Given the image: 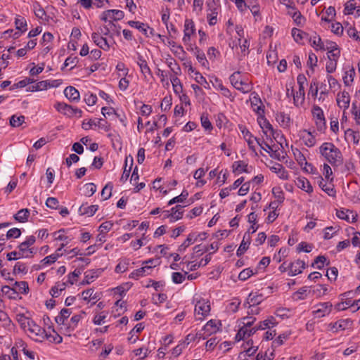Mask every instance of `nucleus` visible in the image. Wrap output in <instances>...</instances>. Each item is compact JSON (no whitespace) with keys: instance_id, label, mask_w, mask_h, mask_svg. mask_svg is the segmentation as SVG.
Returning a JSON list of instances; mask_svg holds the SVG:
<instances>
[{"instance_id":"603ef678","label":"nucleus","mask_w":360,"mask_h":360,"mask_svg":"<svg viewBox=\"0 0 360 360\" xmlns=\"http://www.w3.org/2000/svg\"><path fill=\"white\" fill-rule=\"evenodd\" d=\"M294 155L300 165L302 166L303 165H307L306 158L298 149H296L294 151Z\"/></svg>"},{"instance_id":"0e129e2a","label":"nucleus","mask_w":360,"mask_h":360,"mask_svg":"<svg viewBox=\"0 0 360 360\" xmlns=\"http://www.w3.org/2000/svg\"><path fill=\"white\" fill-rule=\"evenodd\" d=\"M171 82L172 84L174 91L176 93H179V92L181 91L182 86L180 83V80L179 79V78L177 77H172L171 78Z\"/></svg>"},{"instance_id":"a18cd8bd","label":"nucleus","mask_w":360,"mask_h":360,"mask_svg":"<svg viewBox=\"0 0 360 360\" xmlns=\"http://www.w3.org/2000/svg\"><path fill=\"white\" fill-rule=\"evenodd\" d=\"M0 322H2V326L4 328L10 329V328L13 326L11 321L8 315L1 310H0Z\"/></svg>"},{"instance_id":"ddd939ff","label":"nucleus","mask_w":360,"mask_h":360,"mask_svg":"<svg viewBox=\"0 0 360 360\" xmlns=\"http://www.w3.org/2000/svg\"><path fill=\"white\" fill-rule=\"evenodd\" d=\"M65 247V243H61L60 245V248L57 249L56 252L54 254H52L49 256L46 257L44 258L41 262L43 265H49L53 263H54L56 259L61 255H63V252H61L62 248Z\"/></svg>"},{"instance_id":"0eeeda50","label":"nucleus","mask_w":360,"mask_h":360,"mask_svg":"<svg viewBox=\"0 0 360 360\" xmlns=\"http://www.w3.org/2000/svg\"><path fill=\"white\" fill-rule=\"evenodd\" d=\"M124 17V13L120 10H108L101 15V20L105 22L108 20L117 21Z\"/></svg>"},{"instance_id":"7c9ffc66","label":"nucleus","mask_w":360,"mask_h":360,"mask_svg":"<svg viewBox=\"0 0 360 360\" xmlns=\"http://www.w3.org/2000/svg\"><path fill=\"white\" fill-rule=\"evenodd\" d=\"M198 240V236L196 233H190L186 240L179 247L178 251H184L189 245L193 244L195 241Z\"/></svg>"},{"instance_id":"680f3d73","label":"nucleus","mask_w":360,"mask_h":360,"mask_svg":"<svg viewBox=\"0 0 360 360\" xmlns=\"http://www.w3.org/2000/svg\"><path fill=\"white\" fill-rule=\"evenodd\" d=\"M167 297L166 294L160 293L157 295H153L152 297L153 302L155 304H160L164 302L167 300Z\"/></svg>"},{"instance_id":"39448f33","label":"nucleus","mask_w":360,"mask_h":360,"mask_svg":"<svg viewBox=\"0 0 360 360\" xmlns=\"http://www.w3.org/2000/svg\"><path fill=\"white\" fill-rule=\"evenodd\" d=\"M210 311V304L208 300H198L195 305V314L198 320H202L209 315Z\"/></svg>"},{"instance_id":"1a4fd4ad","label":"nucleus","mask_w":360,"mask_h":360,"mask_svg":"<svg viewBox=\"0 0 360 360\" xmlns=\"http://www.w3.org/2000/svg\"><path fill=\"white\" fill-rule=\"evenodd\" d=\"M352 326V321L350 319H340L333 323L330 324V330L333 332H338L349 329Z\"/></svg>"},{"instance_id":"6e6552de","label":"nucleus","mask_w":360,"mask_h":360,"mask_svg":"<svg viewBox=\"0 0 360 360\" xmlns=\"http://www.w3.org/2000/svg\"><path fill=\"white\" fill-rule=\"evenodd\" d=\"M316 307V309L313 311L315 317L321 318L330 313L332 304L330 302L320 303Z\"/></svg>"},{"instance_id":"72a5a7b5","label":"nucleus","mask_w":360,"mask_h":360,"mask_svg":"<svg viewBox=\"0 0 360 360\" xmlns=\"http://www.w3.org/2000/svg\"><path fill=\"white\" fill-rule=\"evenodd\" d=\"M245 138L247 140V142H248V146H249L250 149H251L252 150L255 151V141L257 143L258 145H259L261 146V148L263 150H267L266 149L264 148V147L262 146V143H260L259 140H257V138L253 137L250 134V132L248 131H246V133L245 134Z\"/></svg>"},{"instance_id":"6e6d98bb","label":"nucleus","mask_w":360,"mask_h":360,"mask_svg":"<svg viewBox=\"0 0 360 360\" xmlns=\"http://www.w3.org/2000/svg\"><path fill=\"white\" fill-rule=\"evenodd\" d=\"M129 262L128 260H122L115 267V271L117 273H123L128 269Z\"/></svg>"},{"instance_id":"37998d69","label":"nucleus","mask_w":360,"mask_h":360,"mask_svg":"<svg viewBox=\"0 0 360 360\" xmlns=\"http://www.w3.org/2000/svg\"><path fill=\"white\" fill-rule=\"evenodd\" d=\"M339 231L338 226H328L323 230V238L328 240L333 238V236Z\"/></svg>"},{"instance_id":"ea45409f","label":"nucleus","mask_w":360,"mask_h":360,"mask_svg":"<svg viewBox=\"0 0 360 360\" xmlns=\"http://www.w3.org/2000/svg\"><path fill=\"white\" fill-rule=\"evenodd\" d=\"M21 235V231L20 229L18 228H13L7 231V233L6 235V238L2 236L0 238V241L5 240V239H9V238H18Z\"/></svg>"},{"instance_id":"f257e3e1","label":"nucleus","mask_w":360,"mask_h":360,"mask_svg":"<svg viewBox=\"0 0 360 360\" xmlns=\"http://www.w3.org/2000/svg\"><path fill=\"white\" fill-rule=\"evenodd\" d=\"M321 155L333 167H339L343 163L340 150L331 142H325L319 147Z\"/></svg>"},{"instance_id":"f3484780","label":"nucleus","mask_w":360,"mask_h":360,"mask_svg":"<svg viewBox=\"0 0 360 360\" xmlns=\"http://www.w3.org/2000/svg\"><path fill=\"white\" fill-rule=\"evenodd\" d=\"M218 324L221 326L219 321L216 320H210L206 325L203 327V330L207 335L215 333L219 330Z\"/></svg>"},{"instance_id":"864d4df0","label":"nucleus","mask_w":360,"mask_h":360,"mask_svg":"<svg viewBox=\"0 0 360 360\" xmlns=\"http://www.w3.org/2000/svg\"><path fill=\"white\" fill-rule=\"evenodd\" d=\"M196 58L200 63L204 67H206L208 65V61L206 59L205 55L203 51L197 49L195 51Z\"/></svg>"},{"instance_id":"c9c22d12","label":"nucleus","mask_w":360,"mask_h":360,"mask_svg":"<svg viewBox=\"0 0 360 360\" xmlns=\"http://www.w3.org/2000/svg\"><path fill=\"white\" fill-rule=\"evenodd\" d=\"M289 14L292 15V18L297 25L302 26L304 25L305 18L300 11L295 9L293 11H289Z\"/></svg>"},{"instance_id":"412c9836","label":"nucleus","mask_w":360,"mask_h":360,"mask_svg":"<svg viewBox=\"0 0 360 360\" xmlns=\"http://www.w3.org/2000/svg\"><path fill=\"white\" fill-rule=\"evenodd\" d=\"M234 88L240 91L243 94H245L251 91L252 86L248 79L243 78L242 80H240L236 86H234Z\"/></svg>"},{"instance_id":"473e14b6","label":"nucleus","mask_w":360,"mask_h":360,"mask_svg":"<svg viewBox=\"0 0 360 360\" xmlns=\"http://www.w3.org/2000/svg\"><path fill=\"white\" fill-rule=\"evenodd\" d=\"M273 194L274 197L277 199V202H273L270 204V206L273 209L277 208L278 204H281L283 202L284 196L283 193L280 190V188H273Z\"/></svg>"},{"instance_id":"cd10ccee","label":"nucleus","mask_w":360,"mask_h":360,"mask_svg":"<svg viewBox=\"0 0 360 360\" xmlns=\"http://www.w3.org/2000/svg\"><path fill=\"white\" fill-rule=\"evenodd\" d=\"M184 206L180 205H176L171 209V219L172 222L181 219L183 217Z\"/></svg>"},{"instance_id":"5fc2aeb1","label":"nucleus","mask_w":360,"mask_h":360,"mask_svg":"<svg viewBox=\"0 0 360 360\" xmlns=\"http://www.w3.org/2000/svg\"><path fill=\"white\" fill-rule=\"evenodd\" d=\"M274 320V319L273 317H271V319H266V320H264V321L260 322L259 326H257V328H255V330H264L267 328H270V325H272V326L274 325V323L273 322Z\"/></svg>"},{"instance_id":"393cba45","label":"nucleus","mask_w":360,"mask_h":360,"mask_svg":"<svg viewBox=\"0 0 360 360\" xmlns=\"http://www.w3.org/2000/svg\"><path fill=\"white\" fill-rule=\"evenodd\" d=\"M319 186L321 189L326 192L328 195L335 197V191L334 189V186L331 183H328L325 181L322 178L319 181Z\"/></svg>"},{"instance_id":"4c0bfd02","label":"nucleus","mask_w":360,"mask_h":360,"mask_svg":"<svg viewBox=\"0 0 360 360\" xmlns=\"http://www.w3.org/2000/svg\"><path fill=\"white\" fill-rule=\"evenodd\" d=\"M25 117L23 115H13L10 118V125L13 127H18L25 122Z\"/></svg>"},{"instance_id":"2eb2a0df","label":"nucleus","mask_w":360,"mask_h":360,"mask_svg":"<svg viewBox=\"0 0 360 360\" xmlns=\"http://www.w3.org/2000/svg\"><path fill=\"white\" fill-rule=\"evenodd\" d=\"M15 24L16 29L20 31V32H15L12 35L13 38L17 39L20 37V33L26 31L27 22L24 18L20 17L15 19Z\"/></svg>"},{"instance_id":"9d476101","label":"nucleus","mask_w":360,"mask_h":360,"mask_svg":"<svg viewBox=\"0 0 360 360\" xmlns=\"http://www.w3.org/2000/svg\"><path fill=\"white\" fill-rule=\"evenodd\" d=\"M195 25L192 20L186 19L184 23V36L183 41L185 43H188L191 40V36L195 32Z\"/></svg>"},{"instance_id":"7ed1b4c3","label":"nucleus","mask_w":360,"mask_h":360,"mask_svg":"<svg viewBox=\"0 0 360 360\" xmlns=\"http://www.w3.org/2000/svg\"><path fill=\"white\" fill-rule=\"evenodd\" d=\"M297 81L299 85L298 91L294 93L293 90H292V94L293 96L294 105L297 107H300L304 102V84L307 82V79L304 75H299Z\"/></svg>"},{"instance_id":"3c124183","label":"nucleus","mask_w":360,"mask_h":360,"mask_svg":"<svg viewBox=\"0 0 360 360\" xmlns=\"http://www.w3.org/2000/svg\"><path fill=\"white\" fill-rule=\"evenodd\" d=\"M53 237L56 240H59V241H66V239L68 238V236H66V231L65 229H60L58 231H56L53 233ZM66 243L67 242L65 243V245H66ZM62 243H64V242H63Z\"/></svg>"},{"instance_id":"a878e982","label":"nucleus","mask_w":360,"mask_h":360,"mask_svg":"<svg viewBox=\"0 0 360 360\" xmlns=\"http://www.w3.org/2000/svg\"><path fill=\"white\" fill-rule=\"evenodd\" d=\"M271 170L278 174V177L282 179H288V174L284 167L278 163H276L271 167Z\"/></svg>"},{"instance_id":"a19ab883","label":"nucleus","mask_w":360,"mask_h":360,"mask_svg":"<svg viewBox=\"0 0 360 360\" xmlns=\"http://www.w3.org/2000/svg\"><path fill=\"white\" fill-rule=\"evenodd\" d=\"M355 76V71L354 68L345 72V76L343 77V81L345 86H350L354 81Z\"/></svg>"},{"instance_id":"69168bd1","label":"nucleus","mask_w":360,"mask_h":360,"mask_svg":"<svg viewBox=\"0 0 360 360\" xmlns=\"http://www.w3.org/2000/svg\"><path fill=\"white\" fill-rule=\"evenodd\" d=\"M98 277V271H91L86 273L85 282L90 283L94 281L95 278Z\"/></svg>"},{"instance_id":"f03ea898","label":"nucleus","mask_w":360,"mask_h":360,"mask_svg":"<svg viewBox=\"0 0 360 360\" xmlns=\"http://www.w3.org/2000/svg\"><path fill=\"white\" fill-rule=\"evenodd\" d=\"M21 325L24 328H27L31 334L34 335L37 337L41 338L46 337L49 341H53L55 343H60L62 342L63 338L61 336L58 334H56L55 335H48L44 329L30 319L24 317L23 322L21 323Z\"/></svg>"},{"instance_id":"4be33fe9","label":"nucleus","mask_w":360,"mask_h":360,"mask_svg":"<svg viewBox=\"0 0 360 360\" xmlns=\"http://www.w3.org/2000/svg\"><path fill=\"white\" fill-rule=\"evenodd\" d=\"M67 287L66 282H57L50 290V294L53 297H58Z\"/></svg>"},{"instance_id":"2f4dec72","label":"nucleus","mask_w":360,"mask_h":360,"mask_svg":"<svg viewBox=\"0 0 360 360\" xmlns=\"http://www.w3.org/2000/svg\"><path fill=\"white\" fill-rule=\"evenodd\" d=\"M150 270H151V266L143 265V266L141 268L135 270L134 271H133L131 274L130 277L133 278H137L139 277L143 276L146 274H150L149 271H150Z\"/></svg>"},{"instance_id":"dca6fc26","label":"nucleus","mask_w":360,"mask_h":360,"mask_svg":"<svg viewBox=\"0 0 360 360\" xmlns=\"http://www.w3.org/2000/svg\"><path fill=\"white\" fill-rule=\"evenodd\" d=\"M295 184L299 188L310 193L313 191L312 186L311 185L309 180L304 177H299L295 181Z\"/></svg>"},{"instance_id":"b1692460","label":"nucleus","mask_w":360,"mask_h":360,"mask_svg":"<svg viewBox=\"0 0 360 360\" xmlns=\"http://www.w3.org/2000/svg\"><path fill=\"white\" fill-rule=\"evenodd\" d=\"M68 319V309L63 308L60 310L59 314L56 316L55 321L59 326H64L65 330L68 329L66 326V321Z\"/></svg>"},{"instance_id":"bf43d9fd","label":"nucleus","mask_w":360,"mask_h":360,"mask_svg":"<svg viewBox=\"0 0 360 360\" xmlns=\"http://www.w3.org/2000/svg\"><path fill=\"white\" fill-rule=\"evenodd\" d=\"M289 335V333H283L279 335L278 337L273 342V346L276 347L282 345L284 341L288 338Z\"/></svg>"},{"instance_id":"6ab92c4d","label":"nucleus","mask_w":360,"mask_h":360,"mask_svg":"<svg viewBox=\"0 0 360 360\" xmlns=\"http://www.w3.org/2000/svg\"><path fill=\"white\" fill-rule=\"evenodd\" d=\"M350 102V97L347 92H342L341 94L338 95L337 103L338 105L343 109L349 108Z\"/></svg>"},{"instance_id":"c03bdc74","label":"nucleus","mask_w":360,"mask_h":360,"mask_svg":"<svg viewBox=\"0 0 360 360\" xmlns=\"http://www.w3.org/2000/svg\"><path fill=\"white\" fill-rule=\"evenodd\" d=\"M105 23V29L106 30V32H110L111 34H120V27H117L113 21L108 20Z\"/></svg>"},{"instance_id":"4468645a","label":"nucleus","mask_w":360,"mask_h":360,"mask_svg":"<svg viewBox=\"0 0 360 360\" xmlns=\"http://www.w3.org/2000/svg\"><path fill=\"white\" fill-rule=\"evenodd\" d=\"M129 25L131 27H134L137 28L139 30L142 32L146 37L153 35V30L150 28L147 25L144 23L139 22L138 21H129Z\"/></svg>"},{"instance_id":"09e8293b","label":"nucleus","mask_w":360,"mask_h":360,"mask_svg":"<svg viewBox=\"0 0 360 360\" xmlns=\"http://www.w3.org/2000/svg\"><path fill=\"white\" fill-rule=\"evenodd\" d=\"M187 274L188 272L186 271L184 273V274L180 272H174L172 275V281L176 284L181 283L185 280V276Z\"/></svg>"},{"instance_id":"8fccbe9b","label":"nucleus","mask_w":360,"mask_h":360,"mask_svg":"<svg viewBox=\"0 0 360 360\" xmlns=\"http://www.w3.org/2000/svg\"><path fill=\"white\" fill-rule=\"evenodd\" d=\"M34 81L32 79L26 77L25 79L19 81L18 82L13 84V86L10 89L11 90L14 89L15 88H23L27 85L33 83Z\"/></svg>"},{"instance_id":"e433bc0d","label":"nucleus","mask_w":360,"mask_h":360,"mask_svg":"<svg viewBox=\"0 0 360 360\" xmlns=\"http://www.w3.org/2000/svg\"><path fill=\"white\" fill-rule=\"evenodd\" d=\"M28 271V266L27 265L22 262H18L15 263L14 267H13V274H26Z\"/></svg>"},{"instance_id":"774afa93","label":"nucleus","mask_w":360,"mask_h":360,"mask_svg":"<svg viewBox=\"0 0 360 360\" xmlns=\"http://www.w3.org/2000/svg\"><path fill=\"white\" fill-rule=\"evenodd\" d=\"M331 31L337 35H341L343 32V27L340 22L333 23L331 25Z\"/></svg>"},{"instance_id":"13d9d810","label":"nucleus","mask_w":360,"mask_h":360,"mask_svg":"<svg viewBox=\"0 0 360 360\" xmlns=\"http://www.w3.org/2000/svg\"><path fill=\"white\" fill-rule=\"evenodd\" d=\"M259 124L260 127L264 130L268 129V130L271 131L272 133V135L274 136V131L273 129L272 125L269 123V122L266 119L262 117L259 120Z\"/></svg>"},{"instance_id":"c85d7f7f","label":"nucleus","mask_w":360,"mask_h":360,"mask_svg":"<svg viewBox=\"0 0 360 360\" xmlns=\"http://www.w3.org/2000/svg\"><path fill=\"white\" fill-rule=\"evenodd\" d=\"M30 216V210L27 208L20 210L15 214H14L13 218L15 221L24 223L28 220V217Z\"/></svg>"},{"instance_id":"bb28decb","label":"nucleus","mask_w":360,"mask_h":360,"mask_svg":"<svg viewBox=\"0 0 360 360\" xmlns=\"http://www.w3.org/2000/svg\"><path fill=\"white\" fill-rule=\"evenodd\" d=\"M91 38L94 42L100 48L104 50L109 49V45L105 38L101 37L97 33H93Z\"/></svg>"},{"instance_id":"052dcab7","label":"nucleus","mask_w":360,"mask_h":360,"mask_svg":"<svg viewBox=\"0 0 360 360\" xmlns=\"http://www.w3.org/2000/svg\"><path fill=\"white\" fill-rule=\"evenodd\" d=\"M255 273L253 272V271L250 269V268H247V269H243L238 275V278L240 280V281H245L247 280L248 278H249L252 275H253Z\"/></svg>"},{"instance_id":"58836bf2","label":"nucleus","mask_w":360,"mask_h":360,"mask_svg":"<svg viewBox=\"0 0 360 360\" xmlns=\"http://www.w3.org/2000/svg\"><path fill=\"white\" fill-rule=\"evenodd\" d=\"M233 171L234 172H248V164L244 161H236L233 164Z\"/></svg>"},{"instance_id":"20e7f679","label":"nucleus","mask_w":360,"mask_h":360,"mask_svg":"<svg viewBox=\"0 0 360 360\" xmlns=\"http://www.w3.org/2000/svg\"><path fill=\"white\" fill-rule=\"evenodd\" d=\"M311 113L318 131L323 132L326 128V119L322 109L318 105H313Z\"/></svg>"},{"instance_id":"de8ad7c7","label":"nucleus","mask_w":360,"mask_h":360,"mask_svg":"<svg viewBox=\"0 0 360 360\" xmlns=\"http://www.w3.org/2000/svg\"><path fill=\"white\" fill-rule=\"evenodd\" d=\"M112 190V184L111 183L107 184L101 191V197L103 200H106L111 196Z\"/></svg>"},{"instance_id":"e2e57ef3","label":"nucleus","mask_w":360,"mask_h":360,"mask_svg":"<svg viewBox=\"0 0 360 360\" xmlns=\"http://www.w3.org/2000/svg\"><path fill=\"white\" fill-rule=\"evenodd\" d=\"M304 34H306L299 29L293 28L292 30V36L297 42H300L302 41Z\"/></svg>"},{"instance_id":"5701e85b","label":"nucleus","mask_w":360,"mask_h":360,"mask_svg":"<svg viewBox=\"0 0 360 360\" xmlns=\"http://www.w3.org/2000/svg\"><path fill=\"white\" fill-rule=\"evenodd\" d=\"M12 286L18 294L27 295L29 293V285L26 281H15Z\"/></svg>"},{"instance_id":"4d7b16f0","label":"nucleus","mask_w":360,"mask_h":360,"mask_svg":"<svg viewBox=\"0 0 360 360\" xmlns=\"http://www.w3.org/2000/svg\"><path fill=\"white\" fill-rule=\"evenodd\" d=\"M336 49H339L336 43L328 40L325 41L324 45L321 46V50H327L328 52Z\"/></svg>"},{"instance_id":"aec40b11","label":"nucleus","mask_w":360,"mask_h":360,"mask_svg":"<svg viewBox=\"0 0 360 360\" xmlns=\"http://www.w3.org/2000/svg\"><path fill=\"white\" fill-rule=\"evenodd\" d=\"M18 252L22 258H30L36 252L33 248H28L23 243L18 246Z\"/></svg>"},{"instance_id":"49530a36","label":"nucleus","mask_w":360,"mask_h":360,"mask_svg":"<svg viewBox=\"0 0 360 360\" xmlns=\"http://www.w3.org/2000/svg\"><path fill=\"white\" fill-rule=\"evenodd\" d=\"M97 210H98L97 205H91L87 207L82 206L79 207V212L82 214H86L89 216L94 215L96 213V212L97 211Z\"/></svg>"},{"instance_id":"79ce46f5","label":"nucleus","mask_w":360,"mask_h":360,"mask_svg":"<svg viewBox=\"0 0 360 360\" xmlns=\"http://www.w3.org/2000/svg\"><path fill=\"white\" fill-rule=\"evenodd\" d=\"M1 292L7 295L9 299H15L18 296V293L13 286L4 285L1 288Z\"/></svg>"},{"instance_id":"f704fd0d","label":"nucleus","mask_w":360,"mask_h":360,"mask_svg":"<svg viewBox=\"0 0 360 360\" xmlns=\"http://www.w3.org/2000/svg\"><path fill=\"white\" fill-rule=\"evenodd\" d=\"M262 295L250 293L248 298V304H249V307H255L257 305L262 302Z\"/></svg>"},{"instance_id":"a211bd4d","label":"nucleus","mask_w":360,"mask_h":360,"mask_svg":"<svg viewBox=\"0 0 360 360\" xmlns=\"http://www.w3.org/2000/svg\"><path fill=\"white\" fill-rule=\"evenodd\" d=\"M250 244V233L247 232L245 233L243 240L237 250V255L238 257L243 255L245 252L248 249L249 245Z\"/></svg>"},{"instance_id":"423d86ee","label":"nucleus","mask_w":360,"mask_h":360,"mask_svg":"<svg viewBox=\"0 0 360 360\" xmlns=\"http://www.w3.org/2000/svg\"><path fill=\"white\" fill-rule=\"evenodd\" d=\"M299 136L304 144L307 147H312L316 144L315 131H310L307 129L300 131Z\"/></svg>"},{"instance_id":"f8f14e48","label":"nucleus","mask_w":360,"mask_h":360,"mask_svg":"<svg viewBox=\"0 0 360 360\" xmlns=\"http://www.w3.org/2000/svg\"><path fill=\"white\" fill-rule=\"evenodd\" d=\"M276 120L283 128H290L292 124L290 115L284 112H278L276 116Z\"/></svg>"},{"instance_id":"c756f323","label":"nucleus","mask_w":360,"mask_h":360,"mask_svg":"<svg viewBox=\"0 0 360 360\" xmlns=\"http://www.w3.org/2000/svg\"><path fill=\"white\" fill-rule=\"evenodd\" d=\"M137 64L139 65L141 72H142L145 77H146L147 75H151L150 69L148 67L146 60L143 59L142 56H139Z\"/></svg>"},{"instance_id":"9b49d317","label":"nucleus","mask_w":360,"mask_h":360,"mask_svg":"<svg viewBox=\"0 0 360 360\" xmlns=\"http://www.w3.org/2000/svg\"><path fill=\"white\" fill-rule=\"evenodd\" d=\"M305 262L302 260L297 259L294 262L289 264V273L290 276H296L302 272V270L305 268Z\"/></svg>"},{"instance_id":"338daca9","label":"nucleus","mask_w":360,"mask_h":360,"mask_svg":"<svg viewBox=\"0 0 360 360\" xmlns=\"http://www.w3.org/2000/svg\"><path fill=\"white\" fill-rule=\"evenodd\" d=\"M172 105V98L170 97H165L161 103L160 108L162 111L168 110Z\"/></svg>"}]
</instances>
